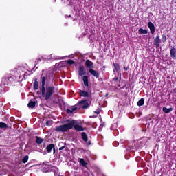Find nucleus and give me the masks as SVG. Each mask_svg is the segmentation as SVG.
Instances as JSON below:
<instances>
[{
	"mask_svg": "<svg viewBox=\"0 0 176 176\" xmlns=\"http://www.w3.org/2000/svg\"><path fill=\"white\" fill-rule=\"evenodd\" d=\"M53 79V74H49L46 76L41 77V85L39 87L40 91H37V94H41L42 97L45 98V100H50L52 96L54 93V86L53 85H46V82ZM46 86V87H45Z\"/></svg>",
	"mask_w": 176,
	"mask_h": 176,
	"instance_id": "f257e3e1",
	"label": "nucleus"
},
{
	"mask_svg": "<svg viewBox=\"0 0 176 176\" xmlns=\"http://www.w3.org/2000/svg\"><path fill=\"white\" fill-rule=\"evenodd\" d=\"M63 123H66L63 125H60L56 128V131H61V133H65L68 130H71L74 127L75 130L77 131H85V129L80 126V122L78 120H65Z\"/></svg>",
	"mask_w": 176,
	"mask_h": 176,
	"instance_id": "f03ea898",
	"label": "nucleus"
},
{
	"mask_svg": "<svg viewBox=\"0 0 176 176\" xmlns=\"http://www.w3.org/2000/svg\"><path fill=\"white\" fill-rule=\"evenodd\" d=\"M76 107H78V109H87V108L90 107V104L86 100H81L76 104Z\"/></svg>",
	"mask_w": 176,
	"mask_h": 176,
	"instance_id": "7ed1b4c3",
	"label": "nucleus"
},
{
	"mask_svg": "<svg viewBox=\"0 0 176 176\" xmlns=\"http://www.w3.org/2000/svg\"><path fill=\"white\" fill-rule=\"evenodd\" d=\"M14 81V78L13 76H8L6 78H3L1 80V86H8L10 83H12Z\"/></svg>",
	"mask_w": 176,
	"mask_h": 176,
	"instance_id": "20e7f679",
	"label": "nucleus"
},
{
	"mask_svg": "<svg viewBox=\"0 0 176 176\" xmlns=\"http://www.w3.org/2000/svg\"><path fill=\"white\" fill-rule=\"evenodd\" d=\"M77 109H79L78 106L74 105L73 107H69V109H67L66 112L68 113V115H71L72 113H74L75 111H77Z\"/></svg>",
	"mask_w": 176,
	"mask_h": 176,
	"instance_id": "39448f33",
	"label": "nucleus"
},
{
	"mask_svg": "<svg viewBox=\"0 0 176 176\" xmlns=\"http://www.w3.org/2000/svg\"><path fill=\"white\" fill-rule=\"evenodd\" d=\"M89 74L92 75V76H94V78H96V79H98L100 78V73L93 69H89Z\"/></svg>",
	"mask_w": 176,
	"mask_h": 176,
	"instance_id": "423d86ee",
	"label": "nucleus"
},
{
	"mask_svg": "<svg viewBox=\"0 0 176 176\" xmlns=\"http://www.w3.org/2000/svg\"><path fill=\"white\" fill-rule=\"evenodd\" d=\"M46 150L48 153H50V152H52V150H53L54 155V153H56V148L54 147V144H51L48 145L46 147Z\"/></svg>",
	"mask_w": 176,
	"mask_h": 176,
	"instance_id": "0eeeda50",
	"label": "nucleus"
},
{
	"mask_svg": "<svg viewBox=\"0 0 176 176\" xmlns=\"http://www.w3.org/2000/svg\"><path fill=\"white\" fill-rule=\"evenodd\" d=\"M148 27L151 31V34H155V31H156V28H155V25L152 22H148Z\"/></svg>",
	"mask_w": 176,
	"mask_h": 176,
	"instance_id": "6e6552de",
	"label": "nucleus"
},
{
	"mask_svg": "<svg viewBox=\"0 0 176 176\" xmlns=\"http://www.w3.org/2000/svg\"><path fill=\"white\" fill-rule=\"evenodd\" d=\"M160 42H162V40L160 39V36L157 35L155 38L154 39V44L155 45V47H159L160 46Z\"/></svg>",
	"mask_w": 176,
	"mask_h": 176,
	"instance_id": "1a4fd4ad",
	"label": "nucleus"
},
{
	"mask_svg": "<svg viewBox=\"0 0 176 176\" xmlns=\"http://www.w3.org/2000/svg\"><path fill=\"white\" fill-rule=\"evenodd\" d=\"M78 75L79 76H83V75H86V69H85V67L80 66L79 67Z\"/></svg>",
	"mask_w": 176,
	"mask_h": 176,
	"instance_id": "9d476101",
	"label": "nucleus"
},
{
	"mask_svg": "<svg viewBox=\"0 0 176 176\" xmlns=\"http://www.w3.org/2000/svg\"><path fill=\"white\" fill-rule=\"evenodd\" d=\"M85 65H87V68H89V69H93V68H94V65L93 62H91V60H86Z\"/></svg>",
	"mask_w": 176,
	"mask_h": 176,
	"instance_id": "9b49d317",
	"label": "nucleus"
},
{
	"mask_svg": "<svg viewBox=\"0 0 176 176\" xmlns=\"http://www.w3.org/2000/svg\"><path fill=\"white\" fill-rule=\"evenodd\" d=\"M170 57L173 58L174 60H176V48L173 47L170 49Z\"/></svg>",
	"mask_w": 176,
	"mask_h": 176,
	"instance_id": "f8f14e48",
	"label": "nucleus"
},
{
	"mask_svg": "<svg viewBox=\"0 0 176 176\" xmlns=\"http://www.w3.org/2000/svg\"><path fill=\"white\" fill-rule=\"evenodd\" d=\"M82 81L84 82V85L85 87H89V76H84L82 77Z\"/></svg>",
	"mask_w": 176,
	"mask_h": 176,
	"instance_id": "ddd939ff",
	"label": "nucleus"
},
{
	"mask_svg": "<svg viewBox=\"0 0 176 176\" xmlns=\"http://www.w3.org/2000/svg\"><path fill=\"white\" fill-rule=\"evenodd\" d=\"M36 105V102H35V100H31L28 104V107H29V108H34V107Z\"/></svg>",
	"mask_w": 176,
	"mask_h": 176,
	"instance_id": "4468645a",
	"label": "nucleus"
},
{
	"mask_svg": "<svg viewBox=\"0 0 176 176\" xmlns=\"http://www.w3.org/2000/svg\"><path fill=\"white\" fill-rule=\"evenodd\" d=\"M78 162H79L80 164H81V166H82V167L87 166V163H86V162H85V160L83 158H80L78 160Z\"/></svg>",
	"mask_w": 176,
	"mask_h": 176,
	"instance_id": "2eb2a0df",
	"label": "nucleus"
},
{
	"mask_svg": "<svg viewBox=\"0 0 176 176\" xmlns=\"http://www.w3.org/2000/svg\"><path fill=\"white\" fill-rule=\"evenodd\" d=\"M81 137H82L83 141H85V142H87L89 138L87 137V135L86 134V133L82 132L81 133Z\"/></svg>",
	"mask_w": 176,
	"mask_h": 176,
	"instance_id": "dca6fc26",
	"label": "nucleus"
},
{
	"mask_svg": "<svg viewBox=\"0 0 176 176\" xmlns=\"http://www.w3.org/2000/svg\"><path fill=\"white\" fill-rule=\"evenodd\" d=\"M42 60H49V58H43V56H41V58H38L36 60H35V67H36L37 64H39L40 61H42Z\"/></svg>",
	"mask_w": 176,
	"mask_h": 176,
	"instance_id": "f3484780",
	"label": "nucleus"
},
{
	"mask_svg": "<svg viewBox=\"0 0 176 176\" xmlns=\"http://www.w3.org/2000/svg\"><path fill=\"white\" fill-rule=\"evenodd\" d=\"M80 96H81V97H89V92L80 90Z\"/></svg>",
	"mask_w": 176,
	"mask_h": 176,
	"instance_id": "a211bd4d",
	"label": "nucleus"
},
{
	"mask_svg": "<svg viewBox=\"0 0 176 176\" xmlns=\"http://www.w3.org/2000/svg\"><path fill=\"white\" fill-rule=\"evenodd\" d=\"M36 143H37L38 145H41L42 142H43V139L39 138V136H36Z\"/></svg>",
	"mask_w": 176,
	"mask_h": 176,
	"instance_id": "6ab92c4d",
	"label": "nucleus"
},
{
	"mask_svg": "<svg viewBox=\"0 0 176 176\" xmlns=\"http://www.w3.org/2000/svg\"><path fill=\"white\" fill-rule=\"evenodd\" d=\"M162 111L164 113H170L173 111V108L168 109L167 107H163Z\"/></svg>",
	"mask_w": 176,
	"mask_h": 176,
	"instance_id": "aec40b11",
	"label": "nucleus"
},
{
	"mask_svg": "<svg viewBox=\"0 0 176 176\" xmlns=\"http://www.w3.org/2000/svg\"><path fill=\"white\" fill-rule=\"evenodd\" d=\"M145 104V100L144 98H141L137 103L138 107H142Z\"/></svg>",
	"mask_w": 176,
	"mask_h": 176,
	"instance_id": "412c9836",
	"label": "nucleus"
},
{
	"mask_svg": "<svg viewBox=\"0 0 176 176\" xmlns=\"http://www.w3.org/2000/svg\"><path fill=\"white\" fill-rule=\"evenodd\" d=\"M33 89L34 90H38L39 89V82L36 81L33 83Z\"/></svg>",
	"mask_w": 176,
	"mask_h": 176,
	"instance_id": "4be33fe9",
	"label": "nucleus"
},
{
	"mask_svg": "<svg viewBox=\"0 0 176 176\" xmlns=\"http://www.w3.org/2000/svg\"><path fill=\"white\" fill-rule=\"evenodd\" d=\"M138 32L140 34H148V30H144L142 28H140L139 30H138Z\"/></svg>",
	"mask_w": 176,
	"mask_h": 176,
	"instance_id": "5701e85b",
	"label": "nucleus"
},
{
	"mask_svg": "<svg viewBox=\"0 0 176 176\" xmlns=\"http://www.w3.org/2000/svg\"><path fill=\"white\" fill-rule=\"evenodd\" d=\"M8 127V124L5 122H0V129H6Z\"/></svg>",
	"mask_w": 176,
	"mask_h": 176,
	"instance_id": "b1692460",
	"label": "nucleus"
},
{
	"mask_svg": "<svg viewBox=\"0 0 176 176\" xmlns=\"http://www.w3.org/2000/svg\"><path fill=\"white\" fill-rule=\"evenodd\" d=\"M59 146H60L59 148V151H63V149L65 148V144H64V143L61 142L59 144Z\"/></svg>",
	"mask_w": 176,
	"mask_h": 176,
	"instance_id": "393cba45",
	"label": "nucleus"
},
{
	"mask_svg": "<svg viewBox=\"0 0 176 176\" xmlns=\"http://www.w3.org/2000/svg\"><path fill=\"white\" fill-rule=\"evenodd\" d=\"M114 67L116 71H119L120 69V65L118 63H114Z\"/></svg>",
	"mask_w": 176,
	"mask_h": 176,
	"instance_id": "a878e982",
	"label": "nucleus"
},
{
	"mask_svg": "<svg viewBox=\"0 0 176 176\" xmlns=\"http://www.w3.org/2000/svg\"><path fill=\"white\" fill-rule=\"evenodd\" d=\"M22 162L23 163H27L28 162V155H25L23 159Z\"/></svg>",
	"mask_w": 176,
	"mask_h": 176,
	"instance_id": "bb28decb",
	"label": "nucleus"
},
{
	"mask_svg": "<svg viewBox=\"0 0 176 176\" xmlns=\"http://www.w3.org/2000/svg\"><path fill=\"white\" fill-rule=\"evenodd\" d=\"M67 64H69V65H72L73 64H75V62H74L73 60H72V59L67 60Z\"/></svg>",
	"mask_w": 176,
	"mask_h": 176,
	"instance_id": "cd10ccee",
	"label": "nucleus"
},
{
	"mask_svg": "<svg viewBox=\"0 0 176 176\" xmlns=\"http://www.w3.org/2000/svg\"><path fill=\"white\" fill-rule=\"evenodd\" d=\"M162 42H164H164L167 41V36L165 34H162Z\"/></svg>",
	"mask_w": 176,
	"mask_h": 176,
	"instance_id": "c85d7f7f",
	"label": "nucleus"
},
{
	"mask_svg": "<svg viewBox=\"0 0 176 176\" xmlns=\"http://www.w3.org/2000/svg\"><path fill=\"white\" fill-rule=\"evenodd\" d=\"M134 148L135 147L133 146H130L128 147L127 151H131V152H134Z\"/></svg>",
	"mask_w": 176,
	"mask_h": 176,
	"instance_id": "c756f323",
	"label": "nucleus"
},
{
	"mask_svg": "<svg viewBox=\"0 0 176 176\" xmlns=\"http://www.w3.org/2000/svg\"><path fill=\"white\" fill-rule=\"evenodd\" d=\"M52 121H47L46 122V126H52Z\"/></svg>",
	"mask_w": 176,
	"mask_h": 176,
	"instance_id": "7c9ffc66",
	"label": "nucleus"
},
{
	"mask_svg": "<svg viewBox=\"0 0 176 176\" xmlns=\"http://www.w3.org/2000/svg\"><path fill=\"white\" fill-rule=\"evenodd\" d=\"M113 146H119V142H114L113 143Z\"/></svg>",
	"mask_w": 176,
	"mask_h": 176,
	"instance_id": "2f4dec72",
	"label": "nucleus"
},
{
	"mask_svg": "<svg viewBox=\"0 0 176 176\" xmlns=\"http://www.w3.org/2000/svg\"><path fill=\"white\" fill-rule=\"evenodd\" d=\"M87 145H91V142L90 141H89L88 142H87Z\"/></svg>",
	"mask_w": 176,
	"mask_h": 176,
	"instance_id": "473e14b6",
	"label": "nucleus"
},
{
	"mask_svg": "<svg viewBox=\"0 0 176 176\" xmlns=\"http://www.w3.org/2000/svg\"><path fill=\"white\" fill-rule=\"evenodd\" d=\"M124 71H127V70L129 69V68L124 67Z\"/></svg>",
	"mask_w": 176,
	"mask_h": 176,
	"instance_id": "72a5a7b5",
	"label": "nucleus"
},
{
	"mask_svg": "<svg viewBox=\"0 0 176 176\" xmlns=\"http://www.w3.org/2000/svg\"><path fill=\"white\" fill-rule=\"evenodd\" d=\"M34 82H38V78H34Z\"/></svg>",
	"mask_w": 176,
	"mask_h": 176,
	"instance_id": "f704fd0d",
	"label": "nucleus"
},
{
	"mask_svg": "<svg viewBox=\"0 0 176 176\" xmlns=\"http://www.w3.org/2000/svg\"><path fill=\"white\" fill-rule=\"evenodd\" d=\"M115 80H119V77H116V78H115Z\"/></svg>",
	"mask_w": 176,
	"mask_h": 176,
	"instance_id": "c9c22d12",
	"label": "nucleus"
},
{
	"mask_svg": "<svg viewBox=\"0 0 176 176\" xmlns=\"http://www.w3.org/2000/svg\"><path fill=\"white\" fill-rule=\"evenodd\" d=\"M101 129H102V127L101 125H100L99 130H101Z\"/></svg>",
	"mask_w": 176,
	"mask_h": 176,
	"instance_id": "e433bc0d",
	"label": "nucleus"
},
{
	"mask_svg": "<svg viewBox=\"0 0 176 176\" xmlns=\"http://www.w3.org/2000/svg\"><path fill=\"white\" fill-rule=\"evenodd\" d=\"M2 119H3V120H6V118H2Z\"/></svg>",
	"mask_w": 176,
	"mask_h": 176,
	"instance_id": "4c0bfd02",
	"label": "nucleus"
},
{
	"mask_svg": "<svg viewBox=\"0 0 176 176\" xmlns=\"http://www.w3.org/2000/svg\"><path fill=\"white\" fill-rule=\"evenodd\" d=\"M48 57H50V58L51 59L52 58V55H50V56H48Z\"/></svg>",
	"mask_w": 176,
	"mask_h": 176,
	"instance_id": "58836bf2",
	"label": "nucleus"
},
{
	"mask_svg": "<svg viewBox=\"0 0 176 176\" xmlns=\"http://www.w3.org/2000/svg\"><path fill=\"white\" fill-rule=\"evenodd\" d=\"M120 142H123V140H121L120 141Z\"/></svg>",
	"mask_w": 176,
	"mask_h": 176,
	"instance_id": "ea45409f",
	"label": "nucleus"
},
{
	"mask_svg": "<svg viewBox=\"0 0 176 176\" xmlns=\"http://www.w3.org/2000/svg\"><path fill=\"white\" fill-rule=\"evenodd\" d=\"M103 176H105V175H102Z\"/></svg>",
	"mask_w": 176,
	"mask_h": 176,
	"instance_id": "a19ab883",
	"label": "nucleus"
}]
</instances>
